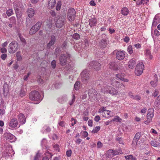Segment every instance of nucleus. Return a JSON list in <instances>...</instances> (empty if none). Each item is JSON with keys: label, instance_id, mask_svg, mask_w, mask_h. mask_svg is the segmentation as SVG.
<instances>
[{"label": "nucleus", "instance_id": "obj_1", "mask_svg": "<svg viewBox=\"0 0 160 160\" xmlns=\"http://www.w3.org/2000/svg\"><path fill=\"white\" fill-rule=\"evenodd\" d=\"M29 98L31 100L37 101V102L35 103L36 104L38 103L41 101L40 98V94L39 92L36 91L31 92L29 94Z\"/></svg>", "mask_w": 160, "mask_h": 160}, {"label": "nucleus", "instance_id": "obj_2", "mask_svg": "<svg viewBox=\"0 0 160 160\" xmlns=\"http://www.w3.org/2000/svg\"><path fill=\"white\" fill-rule=\"evenodd\" d=\"M144 68L143 63L141 62H138L136 66L135 72L137 76H140L142 74Z\"/></svg>", "mask_w": 160, "mask_h": 160}, {"label": "nucleus", "instance_id": "obj_3", "mask_svg": "<svg viewBox=\"0 0 160 160\" xmlns=\"http://www.w3.org/2000/svg\"><path fill=\"white\" fill-rule=\"evenodd\" d=\"M102 90L104 92L108 93L112 95H116L118 92L117 90L108 85L105 86L104 89Z\"/></svg>", "mask_w": 160, "mask_h": 160}, {"label": "nucleus", "instance_id": "obj_4", "mask_svg": "<svg viewBox=\"0 0 160 160\" xmlns=\"http://www.w3.org/2000/svg\"><path fill=\"white\" fill-rule=\"evenodd\" d=\"M88 94L90 98L98 100L100 98V95L97 93L96 91L94 89H89Z\"/></svg>", "mask_w": 160, "mask_h": 160}, {"label": "nucleus", "instance_id": "obj_5", "mask_svg": "<svg viewBox=\"0 0 160 160\" xmlns=\"http://www.w3.org/2000/svg\"><path fill=\"white\" fill-rule=\"evenodd\" d=\"M154 110L153 108H150L148 109L147 116V120L144 121V123L148 124L151 121L152 119L154 116Z\"/></svg>", "mask_w": 160, "mask_h": 160}, {"label": "nucleus", "instance_id": "obj_6", "mask_svg": "<svg viewBox=\"0 0 160 160\" xmlns=\"http://www.w3.org/2000/svg\"><path fill=\"white\" fill-rule=\"evenodd\" d=\"M111 84L113 87L118 89L121 88L122 87L124 88V86L122 83L119 82L117 80V78H113L110 80Z\"/></svg>", "mask_w": 160, "mask_h": 160}, {"label": "nucleus", "instance_id": "obj_7", "mask_svg": "<svg viewBox=\"0 0 160 160\" xmlns=\"http://www.w3.org/2000/svg\"><path fill=\"white\" fill-rule=\"evenodd\" d=\"M81 79L83 83H87L89 79V75L88 71L85 70H83L81 73Z\"/></svg>", "mask_w": 160, "mask_h": 160}, {"label": "nucleus", "instance_id": "obj_8", "mask_svg": "<svg viewBox=\"0 0 160 160\" xmlns=\"http://www.w3.org/2000/svg\"><path fill=\"white\" fill-rule=\"evenodd\" d=\"M76 12L74 9L70 8L68 9V18L70 21H73L75 17Z\"/></svg>", "mask_w": 160, "mask_h": 160}, {"label": "nucleus", "instance_id": "obj_9", "mask_svg": "<svg viewBox=\"0 0 160 160\" xmlns=\"http://www.w3.org/2000/svg\"><path fill=\"white\" fill-rule=\"evenodd\" d=\"M18 47V44L15 42H12L9 45L8 50L10 53H14L15 52Z\"/></svg>", "mask_w": 160, "mask_h": 160}, {"label": "nucleus", "instance_id": "obj_10", "mask_svg": "<svg viewBox=\"0 0 160 160\" xmlns=\"http://www.w3.org/2000/svg\"><path fill=\"white\" fill-rule=\"evenodd\" d=\"M70 56L69 54L66 53L61 56L60 58V62L62 65H64L66 63L67 60L69 58Z\"/></svg>", "mask_w": 160, "mask_h": 160}, {"label": "nucleus", "instance_id": "obj_11", "mask_svg": "<svg viewBox=\"0 0 160 160\" xmlns=\"http://www.w3.org/2000/svg\"><path fill=\"white\" fill-rule=\"evenodd\" d=\"M88 67L91 68H93L96 71H98L100 69L101 64L98 62L94 61L90 62Z\"/></svg>", "mask_w": 160, "mask_h": 160}, {"label": "nucleus", "instance_id": "obj_12", "mask_svg": "<svg viewBox=\"0 0 160 160\" xmlns=\"http://www.w3.org/2000/svg\"><path fill=\"white\" fill-rule=\"evenodd\" d=\"M18 122L16 118H13L11 119V121L9 122V127L10 128H18L20 127L19 126L18 127Z\"/></svg>", "mask_w": 160, "mask_h": 160}, {"label": "nucleus", "instance_id": "obj_13", "mask_svg": "<svg viewBox=\"0 0 160 160\" xmlns=\"http://www.w3.org/2000/svg\"><path fill=\"white\" fill-rule=\"evenodd\" d=\"M116 57L119 60H123L125 57V52L123 51H118L116 54Z\"/></svg>", "mask_w": 160, "mask_h": 160}, {"label": "nucleus", "instance_id": "obj_14", "mask_svg": "<svg viewBox=\"0 0 160 160\" xmlns=\"http://www.w3.org/2000/svg\"><path fill=\"white\" fill-rule=\"evenodd\" d=\"M56 42V37L53 35H51L50 37V41L47 44V47L48 48H50Z\"/></svg>", "mask_w": 160, "mask_h": 160}, {"label": "nucleus", "instance_id": "obj_15", "mask_svg": "<svg viewBox=\"0 0 160 160\" xmlns=\"http://www.w3.org/2000/svg\"><path fill=\"white\" fill-rule=\"evenodd\" d=\"M65 18L64 17L59 18L56 22V27L59 28H61L64 23Z\"/></svg>", "mask_w": 160, "mask_h": 160}, {"label": "nucleus", "instance_id": "obj_16", "mask_svg": "<svg viewBox=\"0 0 160 160\" xmlns=\"http://www.w3.org/2000/svg\"><path fill=\"white\" fill-rule=\"evenodd\" d=\"M160 23V15L159 14H157L155 16L152 22V25L156 26L157 24Z\"/></svg>", "mask_w": 160, "mask_h": 160}, {"label": "nucleus", "instance_id": "obj_17", "mask_svg": "<svg viewBox=\"0 0 160 160\" xmlns=\"http://www.w3.org/2000/svg\"><path fill=\"white\" fill-rule=\"evenodd\" d=\"M4 137L6 140H15L16 139V137L10 133H6L4 135Z\"/></svg>", "mask_w": 160, "mask_h": 160}, {"label": "nucleus", "instance_id": "obj_18", "mask_svg": "<svg viewBox=\"0 0 160 160\" xmlns=\"http://www.w3.org/2000/svg\"><path fill=\"white\" fill-rule=\"evenodd\" d=\"M154 107L155 109H157L160 108V96L156 99L154 102Z\"/></svg>", "mask_w": 160, "mask_h": 160}, {"label": "nucleus", "instance_id": "obj_19", "mask_svg": "<svg viewBox=\"0 0 160 160\" xmlns=\"http://www.w3.org/2000/svg\"><path fill=\"white\" fill-rule=\"evenodd\" d=\"M18 119L22 124H24L26 122V118L24 115L22 113H20L18 116Z\"/></svg>", "mask_w": 160, "mask_h": 160}, {"label": "nucleus", "instance_id": "obj_20", "mask_svg": "<svg viewBox=\"0 0 160 160\" xmlns=\"http://www.w3.org/2000/svg\"><path fill=\"white\" fill-rule=\"evenodd\" d=\"M136 64V59L132 58L128 62V67L131 69L134 68Z\"/></svg>", "mask_w": 160, "mask_h": 160}, {"label": "nucleus", "instance_id": "obj_21", "mask_svg": "<svg viewBox=\"0 0 160 160\" xmlns=\"http://www.w3.org/2000/svg\"><path fill=\"white\" fill-rule=\"evenodd\" d=\"M124 76V74L122 73H119L116 75V77L122 81L126 82H128V80L127 78H124L123 77Z\"/></svg>", "mask_w": 160, "mask_h": 160}, {"label": "nucleus", "instance_id": "obj_22", "mask_svg": "<svg viewBox=\"0 0 160 160\" xmlns=\"http://www.w3.org/2000/svg\"><path fill=\"white\" fill-rule=\"evenodd\" d=\"M107 41L106 38L102 39L99 42V45L101 48H104L107 45Z\"/></svg>", "mask_w": 160, "mask_h": 160}, {"label": "nucleus", "instance_id": "obj_23", "mask_svg": "<svg viewBox=\"0 0 160 160\" xmlns=\"http://www.w3.org/2000/svg\"><path fill=\"white\" fill-rule=\"evenodd\" d=\"M113 116V113L111 111L106 110L103 116L104 117H111Z\"/></svg>", "mask_w": 160, "mask_h": 160}, {"label": "nucleus", "instance_id": "obj_24", "mask_svg": "<svg viewBox=\"0 0 160 160\" xmlns=\"http://www.w3.org/2000/svg\"><path fill=\"white\" fill-rule=\"evenodd\" d=\"M145 55L147 58L151 59L153 58L151 54V51L149 49H147L145 52Z\"/></svg>", "mask_w": 160, "mask_h": 160}, {"label": "nucleus", "instance_id": "obj_25", "mask_svg": "<svg viewBox=\"0 0 160 160\" xmlns=\"http://www.w3.org/2000/svg\"><path fill=\"white\" fill-rule=\"evenodd\" d=\"M82 46L81 43H76L74 46V48L75 49L76 51H78L79 52H80L81 51V50H82Z\"/></svg>", "mask_w": 160, "mask_h": 160}, {"label": "nucleus", "instance_id": "obj_26", "mask_svg": "<svg viewBox=\"0 0 160 160\" xmlns=\"http://www.w3.org/2000/svg\"><path fill=\"white\" fill-rule=\"evenodd\" d=\"M97 23V20L96 18H91L89 19V24L91 27L95 26Z\"/></svg>", "mask_w": 160, "mask_h": 160}, {"label": "nucleus", "instance_id": "obj_27", "mask_svg": "<svg viewBox=\"0 0 160 160\" xmlns=\"http://www.w3.org/2000/svg\"><path fill=\"white\" fill-rule=\"evenodd\" d=\"M27 12L28 17L29 18H31L34 16L35 11L33 9L30 8L27 10Z\"/></svg>", "mask_w": 160, "mask_h": 160}, {"label": "nucleus", "instance_id": "obj_28", "mask_svg": "<svg viewBox=\"0 0 160 160\" xmlns=\"http://www.w3.org/2000/svg\"><path fill=\"white\" fill-rule=\"evenodd\" d=\"M42 24V23L41 22L39 21L35 25L32 27V30L33 29H35L38 31L40 28Z\"/></svg>", "mask_w": 160, "mask_h": 160}, {"label": "nucleus", "instance_id": "obj_29", "mask_svg": "<svg viewBox=\"0 0 160 160\" xmlns=\"http://www.w3.org/2000/svg\"><path fill=\"white\" fill-rule=\"evenodd\" d=\"M56 3L55 0H49L48 6L50 9L53 8Z\"/></svg>", "mask_w": 160, "mask_h": 160}, {"label": "nucleus", "instance_id": "obj_30", "mask_svg": "<svg viewBox=\"0 0 160 160\" xmlns=\"http://www.w3.org/2000/svg\"><path fill=\"white\" fill-rule=\"evenodd\" d=\"M51 131L50 128L47 126H44L42 128L41 131L43 133H45L49 132Z\"/></svg>", "mask_w": 160, "mask_h": 160}, {"label": "nucleus", "instance_id": "obj_31", "mask_svg": "<svg viewBox=\"0 0 160 160\" xmlns=\"http://www.w3.org/2000/svg\"><path fill=\"white\" fill-rule=\"evenodd\" d=\"M67 98V95H64L62 97L58 99V101L60 103H62L66 101Z\"/></svg>", "mask_w": 160, "mask_h": 160}, {"label": "nucleus", "instance_id": "obj_32", "mask_svg": "<svg viewBox=\"0 0 160 160\" xmlns=\"http://www.w3.org/2000/svg\"><path fill=\"white\" fill-rule=\"evenodd\" d=\"M121 13L124 16H126L129 13V10L127 8H123L121 10Z\"/></svg>", "mask_w": 160, "mask_h": 160}, {"label": "nucleus", "instance_id": "obj_33", "mask_svg": "<svg viewBox=\"0 0 160 160\" xmlns=\"http://www.w3.org/2000/svg\"><path fill=\"white\" fill-rule=\"evenodd\" d=\"M14 154V151L12 150L11 147L9 148V149L8 150V152H7V154L6 155L9 156H12Z\"/></svg>", "mask_w": 160, "mask_h": 160}, {"label": "nucleus", "instance_id": "obj_34", "mask_svg": "<svg viewBox=\"0 0 160 160\" xmlns=\"http://www.w3.org/2000/svg\"><path fill=\"white\" fill-rule=\"evenodd\" d=\"M13 7L15 11L18 10L20 7V2L18 1H15L13 3Z\"/></svg>", "mask_w": 160, "mask_h": 160}, {"label": "nucleus", "instance_id": "obj_35", "mask_svg": "<svg viewBox=\"0 0 160 160\" xmlns=\"http://www.w3.org/2000/svg\"><path fill=\"white\" fill-rule=\"evenodd\" d=\"M109 68L114 70L117 69V67L114 62H111L109 64Z\"/></svg>", "mask_w": 160, "mask_h": 160}, {"label": "nucleus", "instance_id": "obj_36", "mask_svg": "<svg viewBox=\"0 0 160 160\" xmlns=\"http://www.w3.org/2000/svg\"><path fill=\"white\" fill-rule=\"evenodd\" d=\"M125 158L126 160H137L136 158L132 155L125 156Z\"/></svg>", "mask_w": 160, "mask_h": 160}, {"label": "nucleus", "instance_id": "obj_37", "mask_svg": "<svg viewBox=\"0 0 160 160\" xmlns=\"http://www.w3.org/2000/svg\"><path fill=\"white\" fill-rule=\"evenodd\" d=\"M45 25H46L47 27L49 29L52 27V20L49 18V20L44 22Z\"/></svg>", "mask_w": 160, "mask_h": 160}, {"label": "nucleus", "instance_id": "obj_38", "mask_svg": "<svg viewBox=\"0 0 160 160\" xmlns=\"http://www.w3.org/2000/svg\"><path fill=\"white\" fill-rule=\"evenodd\" d=\"M150 84L153 87H156L158 85V79L156 78L154 80L151 81Z\"/></svg>", "mask_w": 160, "mask_h": 160}, {"label": "nucleus", "instance_id": "obj_39", "mask_svg": "<svg viewBox=\"0 0 160 160\" xmlns=\"http://www.w3.org/2000/svg\"><path fill=\"white\" fill-rule=\"evenodd\" d=\"M113 156H114L115 155H118L119 154H122L123 153L121 150L120 149H119L118 150H113Z\"/></svg>", "mask_w": 160, "mask_h": 160}, {"label": "nucleus", "instance_id": "obj_40", "mask_svg": "<svg viewBox=\"0 0 160 160\" xmlns=\"http://www.w3.org/2000/svg\"><path fill=\"white\" fill-rule=\"evenodd\" d=\"M122 119L120 118L118 116H115L114 118L112 120V121L117 122H121L122 121Z\"/></svg>", "mask_w": 160, "mask_h": 160}, {"label": "nucleus", "instance_id": "obj_41", "mask_svg": "<svg viewBox=\"0 0 160 160\" xmlns=\"http://www.w3.org/2000/svg\"><path fill=\"white\" fill-rule=\"evenodd\" d=\"M133 46L131 45H129L127 48V51L130 54H131L133 52Z\"/></svg>", "mask_w": 160, "mask_h": 160}, {"label": "nucleus", "instance_id": "obj_42", "mask_svg": "<svg viewBox=\"0 0 160 160\" xmlns=\"http://www.w3.org/2000/svg\"><path fill=\"white\" fill-rule=\"evenodd\" d=\"M100 127L99 126L96 127L94 128L92 132L93 133H96L98 132L100 130Z\"/></svg>", "mask_w": 160, "mask_h": 160}, {"label": "nucleus", "instance_id": "obj_43", "mask_svg": "<svg viewBox=\"0 0 160 160\" xmlns=\"http://www.w3.org/2000/svg\"><path fill=\"white\" fill-rule=\"evenodd\" d=\"M26 89L22 88L20 93V96L21 97L24 96L25 94Z\"/></svg>", "mask_w": 160, "mask_h": 160}, {"label": "nucleus", "instance_id": "obj_44", "mask_svg": "<svg viewBox=\"0 0 160 160\" xmlns=\"http://www.w3.org/2000/svg\"><path fill=\"white\" fill-rule=\"evenodd\" d=\"M32 19H30L29 18H27L26 20V24L27 25H30L32 24Z\"/></svg>", "mask_w": 160, "mask_h": 160}, {"label": "nucleus", "instance_id": "obj_45", "mask_svg": "<svg viewBox=\"0 0 160 160\" xmlns=\"http://www.w3.org/2000/svg\"><path fill=\"white\" fill-rule=\"evenodd\" d=\"M106 110V108L105 107H102L99 110L98 112L99 113H102V115L103 116V114H104L105 113V111Z\"/></svg>", "mask_w": 160, "mask_h": 160}, {"label": "nucleus", "instance_id": "obj_46", "mask_svg": "<svg viewBox=\"0 0 160 160\" xmlns=\"http://www.w3.org/2000/svg\"><path fill=\"white\" fill-rule=\"evenodd\" d=\"M6 14L9 17L13 14V10L12 9H9L6 12Z\"/></svg>", "mask_w": 160, "mask_h": 160}, {"label": "nucleus", "instance_id": "obj_47", "mask_svg": "<svg viewBox=\"0 0 160 160\" xmlns=\"http://www.w3.org/2000/svg\"><path fill=\"white\" fill-rule=\"evenodd\" d=\"M150 143L151 145L155 147H157L159 145L158 143L156 142V141H151Z\"/></svg>", "mask_w": 160, "mask_h": 160}, {"label": "nucleus", "instance_id": "obj_48", "mask_svg": "<svg viewBox=\"0 0 160 160\" xmlns=\"http://www.w3.org/2000/svg\"><path fill=\"white\" fill-rule=\"evenodd\" d=\"M141 136V134L140 132H137L135 135L134 139L135 140H138Z\"/></svg>", "mask_w": 160, "mask_h": 160}, {"label": "nucleus", "instance_id": "obj_49", "mask_svg": "<svg viewBox=\"0 0 160 160\" xmlns=\"http://www.w3.org/2000/svg\"><path fill=\"white\" fill-rule=\"evenodd\" d=\"M79 84L80 82H76L74 85V88L76 90H78L79 89Z\"/></svg>", "mask_w": 160, "mask_h": 160}, {"label": "nucleus", "instance_id": "obj_50", "mask_svg": "<svg viewBox=\"0 0 160 160\" xmlns=\"http://www.w3.org/2000/svg\"><path fill=\"white\" fill-rule=\"evenodd\" d=\"M75 100V96L74 94L72 95V100L69 102V104L72 105L74 102Z\"/></svg>", "mask_w": 160, "mask_h": 160}, {"label": "nucleus", "instance_id": "obj_51", "mask_svg": "<svg viewBox=\"0 0 160 160\" xmlns=\"http://www.w3.org/2000/svg\"><path fill=\"white\" fill-rule=\"evenodd\" d=\"M72 37L73 38L77 40H78L80 36L78 34L76 33L73 34L72 36Z\"/></svg>", "mask_w": 160, "mask_h": 160}, {"label": "nucleus", "instance_id": "obj_52", "mask_svg": "<svg viewBox=\"0 0 160 160\" xmlns=\"http://www.w3.org/2000/svg\"><path fill=\"white\" fill-rule=\"evenodd\" d=\"M61 6V2H58L57 3V5L56 7V9L57 10H60Z\"/></svg>", "mask_w": 160, "mask_h": 160}, {"label": "nucleus", "instance_id": "obj_53", "mask_svg": "<svg viewBox=\"0 0 160 160\" xmlns=\"http://www.w3.org/2000/svg\"><path fill=\"white\" fill-rule=\"evenodd\" d=\"M58 125H59V126L58 125V128L59 126L63 127L65 126V123L63 121H61L58 123Z\"/></svg>", "mask_w": 160, "mask_h": 160}, {"label": "nucleus", "instance_id": "obj_54", "mask_svg": "<svg viewBox=\"0 0 160 160\" xmlns=\"http://www.w3.org/2000/svg\"><path fill=\"white\" fill-rule=\"evenodd\" d=\"M18 35L21 41L22 42L25 43V44H26L25 39L20 34H19Z\"/></svg>", "mask_w": 160, "mask_h": 160}, {"label": "nucleus", "instance_id": "obj_55", "mask_svg": "<svg viewBox=\"0 0 160 160\" xmlns=\"http://www.w3.org/2000/svg\"><path fill=\"white\" fill-rule=\"evenodd\" d=\"M51 66L53 68H55L56 67V62L55 60H53L51 62Z\"/></svg>", "mask_w": 160, "mask_h": 160}, {"label": "nucleus", "instance_id": "obj_56", "mask_svg": "<svg viewBox=\"0 0 160 160\" xmlns=\"http://www.w3.org/2000/svg\"><path fill=\"white\" fill-rule=\"evenodd\" d=\"M11 22L12 23H15L16 22V18L15 17H12L9 18Z\"/></svg>", "mask_w": 160, "mask_h": 160}, {"label": "nucleus", "instance_id": "obj_57", "mask_svg": "<svg viewBox=\"0 0 160 160\" xmlns=\"http://www.w3.org/2000/svg\"><path fill=\"white\" fill-rule=\"evenodd\" d=\"M40 154L39 153H37L34 157V160H40Z\"/></svg>", "mask_w": 160, "mask_h": 160}, {"label": "nucleus", "instance_id": "obj_58", "mask_svg": "<svg viewBox=\"0 0 160 160\" xmlns=\"http://www.w3.org/2000/svg\"><path fill=\"white\" fill-rule=\"evenodd\" d=\"M52 138L53 140L59 139V137L56 134H54L52 135Z\"/></svg>", "mask_w": 160, "mask_h": 160}, {"label": "nucleus", "instance_id": "obj_59", "mask_svg": "<svg viewBox=\"0 0 160 160\" xmlns=\"http://www.w3.org/2000/svg\"><path fill=\"white\" fill-rule=\"evenodd\" d=\"M141 97L138 95L134 96V97L132 99L136 100L137 101H138L141 99Z\"/></svg>", "mask_w": 160, "mask_h": 160}, {"label": "nucleus", "instance_id": "obj_60", "mask_svg": "<svg viewBox=\"0 0 160 160\" xmlns=\"http://www.w3.org/2000/svg\"><path fill=\"white\" fill-rule=\"evenodd\" d=\"M5 113V111L3 109L0 108V116H2Z\"/></svg>", "mask_w": 160, "mask_h": 160}, {"label": "nucleus", "instance_id": "obj_61", "mask_svg": "<svg viewBox=\"0 0 160 160\" xmlns=\"http://www.w3.org/2000/svg\"><path fill=\"white\" fill-rule=\"evenodd\" d=\"M37 31V30H36V29H33V30H32V28H31L30 30V31L29 32V33L30 34H33L35 33H36Z\"/></svg>", "mask_w": 160, "mask_h": 160}, {"label": "nucleus", "instance_id": "obj_62", "mask_svg": "<svg viewBox=\"0 0 160 160\" xmlns=\"http://www.w3.org/2000/svg\"><path fill=\"white\" fill-rule=\"evenodd\" d=\"M133 46L135 47L137 49L140 48H141V45L139 43L135 44L133 45Z\"/></svg>", "mask_w": 160, "mask_h": 160}, {"label": "nucleus", "instance_id": "obj_63", "mask_svg": "<svg viewBox=\"0 0 160 160\" xmlns=\"http://www.w3.org/2000/svg\"><path fill=\"white\" fill-rule=\"evenodd\" d=\"M72 153V151L71 150H68L66 152V154L67 156L68 157H70L71 156Z\"/></svg>", "mask_w": 160, "mask_h": 160}, {"label": "nucleus", "instance_id": "obj_64", "mask_svg": "<svg viewBox=\"0 0 160 160\" xmlns=\"http://www.w3.org/2000/svg\"><path fill=\"white\" fill-rule=\"evenodd\" d=\"M100 118L99 116L97 115L94 118V120L96 122H98L100 120Z\"/></svg>", "mask_w": 160, "mask_h": 160}]
</instances>
